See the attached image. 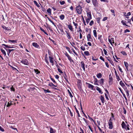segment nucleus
<instances>
[{"label": "nucleus", "mask_w": 133, "mask_h": 133, "mask_svg": "<svg viewBox=\"0 0 133 133\" xmlns=\"http://www.w3.org/2000/svg\"><path fill=\"white\" fill-rule=\"evenodd\" d=\"M45 17H47L49 21L51 22L56 27V25H55V23L50 18L48 17V15H45Z\"/></svg>", "instance_id": "nucleus-13"}, {"label": "nucleus", "mask_w": 133, "mask_h": 133, "mask_svg": "<svg viewBox=\"0 0 133 133\" xmlns=\"http://www.w3.org/2000/svg\"><path fill=\"white\" fill-rule=\"evenodd\" d=\"M75 9L77 13L78 14H81L82 13V7L80 4L76 5Z\"/></svg>", "instance_id": "nucleus-2"}, {"label": "nucleus", "mask_w": 133, "mask_h": 133, "mask_svg": "<svg viewBox=\"0 0 133 133\" xmlns=\"http://www.w3.org/2000/svg\"><path fill=\"white\" fill-rule=\"evenodd\" d=\"M32 45L36 48L39 49L40 48L39 45L36 42H33L32 43Z\"/></svg>", "instance_id": "nucleus-11"}, {"label": "nucleus", "mask_w": 133, "mask_h": 133, "mask_svg": "<svg viewBox=\"0 0 133 133\" xmlns=\"http://www.w3.org/2000/svg\"><path fill=\"white\" fill-rule=\"evenodd\" d=\"M50 78L51 79V80L53 81V82L54 83H56L57 84V83L55 81V80H54V79L52 78L51 77V76H50Z\"/></svg>", "instance_id": "nucleus-48"}, {"label": "nucleus", "mask_w": 133, "mask_h": 133, "mask_svg": "<svg viewBox=\"0 0 133 133\" xmlns=\"http://www.w3.org/2000/svg\"><path fill=\"white\" fill-rule=\"evenodd\" d=\"M81 68H83V70L85 71V64L83 61H81Z\"/></svg>", "instance_id": "nucleus-12"}, {"label": "nucleus", "mask_w": 133, "mask_h": 133, "mask_svg": "<svg viewBox=\"0 0 133 133\" xmlns=\"http://www.w3.org/2000/svg\"><path fill=\"white\" fill-rule=\"evenodd\" d=\"M95 82H94V84L98 85H99L97 83V82L98 81L97 79L96 78H95Z\"/></svg>", "instance_id": "nucleus-42"}, {"label": "nucleus", "mask_w": 133, "mask_h": 133, "mask_svg": "<svg viewBox=\"0 0 133 133\" xmlns=\"http://www.w3.org/2000/svg\"><path fill=\"white\" fill-rule=\"evenodd\" d=\"M121 53L124 55L126 56L127 55V54L125 51H122L121 52Z\"/></svg>", "instance_id": "nucleus-49"}, {"label": "nucleus", "mask_w": 133, "mask_h": 133, "mask_svg": "<svg viewBox=\"0 0 133 133\" xmlns=\"http://www.w3.org/2000/svg\"><path fill=\"white\" fill-rule=\"evenodd\" d=\"M50 133H54L53 129L51 127L50 128Z\"/></svg>", "instance_id": "nucleus-55"}, {"label": "nucleus", "mask_w": 133, "mask_h": 133, "mask_svg": "<svg viewBox=\"0 0 133 133\" xmlns=\"http://www.w3.org/2000/svg\"><path fill=\"white\" fill-rule=\"evenodd\" d=\"M77 29H78V30L77 31L78 32L80 31V32H82V30H81V26H79V27L78 28H77Z\"/></svg>", "instance_id": "nucleus-50"}, {"label": "nucleus", "mask_w": 133, "mask_h": 133, "mask_svg": "<svg viewBox=\"0 0 133 133\" xmlns=\"http://www.w3.org/2000/svg\"><path fill=\"white\" fill-rule=\"evenodd\" d=\"M88 128H89V129L90 130H91V131L92 132V133L93 132V130H92V129L91 127V126L90 125H88Z\"/></svg>", "instance_id": "nucleus-62"}, {"label": "nucleus", "mask_w": 133, "mask_h": 133, "mask_svg": "<svg viewBox=\"0 0 133 133\" xmlns=\"http://www.w3.org/2000/svg\"><path fill=\"white\" fill-rule=\"evenodd\" d=\"M103 51L104 52L105 55L106 56L108 55V54H107V52L106 50H105V49H103Z\"/></svg>", "instance_id": "nucleus-56"}, {"label": "nucleus", "mask_w": 133, "mask_h": 133, "mask_svg": "<svg viewBox=\"0 0 133 133\" xmlns=\"http://www.w3.org/2000/svg\"><path fill=\"white\" fill-rule=\"evenodd\" d=\"M93 5L96 9L98 8L100 5L99 1L97 0H91Z\"/></svg>", "instance_id": "nucleus-3"}, {"label": "nucleus", "mask_w": 133, "mask_h": 133, "mask_svg": "<svg viewBox=\"0 0 133 133\" xmlns=\"http://www.w3.org/2000/svg\"><path fill=\"white\" fill-rule=\"evenodd\" d=\"M86 83L88 85V87L89 88H91V89L92 90H95V89H94V86L93 85H92V84L88 83H87V82Z\"/></svg>", "instance_id": "nucleus-14"}, {"label": "nucleus", "mask_w": 133, "mask_h": 133, "mask_svg": "<svg viewBox=\"0 0 133 133\" xmlns=\"http://www.w3.org/2000/svg\"><path fill=\"white\" fill-rule=\"evenodd\" d=\"M68 94H69V96L71 98H72L73 97L71 93V92L70 91V90H68Z\"/></svg>", "instance_id": "nucleus-41"}, {"label": "nucleus", "mask_w": 133, "mask_h": 133, "mask_svg": "<svg viewBox=\"0 0 133 133\" xmlns=\"http://www.w3.org/2000/svg\"><path fill=\"white\" fill-rule=\"evenodd\" d=\"M34 70L36 75H39V74H40V71L38 69H34Z\"/></svg>", "instance_id": "nucleus-19"}, {"label": "nucleus", "mask_w": 133, "mask_h": 133, "mask_svg": "<svg viewBox=\"0 0 133 133\" xmlns=\"http://www.w3.org/2000/svg\"><path fill=\"white\" fill-rule=\"evenodd\" d=\"M93 33L94 36L96 38L97 37V34L96 30H94L93 31Z\"/></svg>", "instance_id": "nucleus-34"}, {"label": "nucleus", "mask_w": 133, "mask_h": 133, "mask_svg": "<svg viewBox=\"0 0 133 133\" xmlns=\"http://www.w3.org/2000/svg\"><path fill=\"white\" fill-rule=\"evenodd\" d=\"M96 19L97 23L100 24V20L101 19V18L100 17H98V18H96Z\"/></svg>", "instance_id": "nucleus-37"}, {"label": "nucleus", "mask_w": 133, "mask_h": 133, "mask_svg": "<svg viewBox=\"0 0 133 133\" xmlns=\"http://www.w3.org/2000/svg\"><path fill=\"white\" fill-rule=\"evenodd\" d=\"M96 90L99 92V93H100L101 94L103 93V92H102L101 89L100 88L97 86L96 87Z\"/></svg>", "instance_id": "nucleus-25"}, {"label": "nucleus", "mask_w": 133, "mask_h": 133, "mask_svg": "<svg viewBox=\"0 0 133 133\" xmlns=\"http://www.w3.org/2000/svg\"><path fill=\"white\" fill-rule=\"evenodd\" d=\"M48 55L47 54H46L45 55V58L44 59L45 61L46 62L47 64L49 65V62L48 60V58L47 57Z\"/></svg>", "instance_id": "nucleus-15"}, {"label": "nucleus", "mask_w": 133, "mask_h": 133, "mask_svg": "<svg viewBox=\"0 0 133 133\" xmlns=\"http://www.w3.org/2000/svg\"><path fill=\"white\" fill-rule=\"evenodd\" d=\"M126 21H125L124 20H122L121 21V23H122L123 25H126L127 26H129H129H128L126 24V23H125Z\"/></svg>", "instance_id": "nucleus-28"}, {"label": "nucleus", "mask_w": 133, "mask_h": 133, "mask_svg": "<svg viewBox=\"0 0 133 133\" xmlns=\"http://www.w3.org/2000/svg\"><path fill=\"white\" fill-rule=\"evenodd\" d=\"M59 18L61 20H63L65 16L63 14H62L59 16Z\"/></svg>", "instance_id": "nucleus-33"}, {"label": "nucleus", "mask_w": 133, "mask_h": 133, "mask_svg": "<svg viewBox=\"0 0 133 133\" xmlns=\"http://www.w3.org/2000/svg\"><path fill=\"white\" fill-rule=\"evenodd\" d=\"M66 57H67L68 59L69 60L71 63V62H74V60L72 59L71 57L69 55L67 56Z\"/></svg>", "instance_id": "nucleus-16"}, {"label": "nucleus", "mask_w": 133, "mask_h": 133, "mask_svg": "<svg viewBox=\"0 0 133 133\" xmlns=\"http://www.w3.org/2000/svg\"><path fill=\"white\" fill-rule=\"evenodd\" d=\"M70 44L72 45V46L74 47L75 49H76V47L74 45H75V43L73 42H72V43H71L70 42Z\"/></svg>", "instance_id": "nucleus-57"}, {"label": "nucleus", "mask_w": 133, "mask_h": 133, "mask_svg": "<svg viewBox=\"0 0 133 133\" xmlns=\"http://www.w3.org/2000/svg\"><path fill=\"white\" fill-rule=\"evenodd\" d=\"M10 89L11 91H15V88H14L13 86H12L10 88Z\"/></svg>", "instance_id": "nucleus-60"}, {"label": "nucleus", "mask_w": 133, "mask_h": 133, "mask_svg": "<svg viewBox=\"0 0 133 133\" xmlns=\"http://www.w3.org/2000/svg\"><path fill=\"white\" fill-rule=\"evenodd\" d=\"M119 84L122 87L125 85L122 82V81H120Z\"/></svg>", "instance_id": "nucleus-39"}, {"label": "nucleus", "mask_w": 133, "mask_h": 133, "mask_svg": "<svg viewBox=\"0 0 133 133\" xmlns=\"http://www.w3.org/2000/svg\"><path fill=\"white\" fill-rule=\"evenodd\" d=\"M98 39L100 40L101 42L102 43L103 41V40L102 39V35H98Z\"/></svg>", "instance_id": "nucleus-26"}, {"label": "nucleus", "mask_w": 133, "mask_h": 133, "mask_svg": "<svg viewBox=\"0 0 133 133\" xmlns=\"http://www.w3.org/2000/svg\"><path fill=\"white\" fill-rule=\"evenodd\" d=\"M20 62L26 65H28L29 64L28 61L27 59L23 60L20 61Z\"/></svg>", "instance_id": "nucleus-8"}, {"label": "nucleus", "mask_w": 133, "mask_h": 133, "mask_svg": "<svg viewBox=\"0 0 133 133\" xmlns=\"http://www.w3.org/2000/svg\"><path fill=\"white\" fill-rule=\"evenodd\" d=\"M94 24V22L93 20L91 21L90 23H89V25L91 26H92Z\"/></svg>", "instance_id": "nucleus-54"}, {"label": "nucleus", "mask_w": 133, "mask_h": 133, "mask_svg": "<svg viewBox=\"0 0 133 133\" xmlns=\"http://www.w3.org/2000/svg\"><path fill=\"white\" fill-rule=\"evenodd\" d=\"M54 84L52 82H50L49 83V84H48V85L49 86L52 87V89H54L55 90H57V89L56 88H54V87H53L54 86Z\"/></svg>", "instance_id": "nucleus-18"}, {"label": "nucleus", "mask_w": 133, "mask_h": 133, "mask_svg": "<svg viewBox=\"0 0 133 133\" xmlns=\"http://www.w3.org/2000/svg\"><path fill=\"white\" fill-rule=\"evenodd\" d=\"M75 109L76 110V112L78 116V117H80V115H79V111H78V110H77V108H76V107H75Z\"/></svg>", "instance_id": "nucleus-51"}, {"label": "nucleus", "mask_w": 133, "mask_h": 133, "mask_svg": "<svg viewBox=\"0 0 133 133\" xmlns=\"http://www.w3.org/2000/svg\"><path fill=\"white\" fill-rule=\"evenodd\" d=\"M98 81L99 82V83L100 85H102L104 84V79L103 78H102L99 81Z\"/></svg>", "instance_id": "nucleus-21"}, {"label": "nucleus", "mask_w": 133, "mask_h": 133, "mask_svg": "<svg viewBox=\"0 0 133 133\" xmlns=\"http://www.w3.org/2000/svg\"><path fill=\"white\" fill-rule=\"evenodd\" d=\"M124 89V90L126 92L127 91H128L127 89V87L125 85L123 87Z\"/></svg>", "instance_id": "nucleus-58"}, {"label": "nucleus", "mask_w": 133, "mask_h": 133, "mask_svg": "<svg viewBox=\"0 0 133 133\" xmlns=\"http://www.w3.org/2000/svg\"><path fill=\"white\" fill-rule=\"evenodd\" d=\"M73 23L74 24V25L75 26V28L77 29V26H78V24L75 23L74 22H73Z\"/></svg>", "instance_id": "nucleus-47"}, {"label": "nucleus", "mask_w": 133, "mask_h": 133, "mask_svg": "<svg viewBox=\"0 0 133 133\" xmlns=\"http://www.w3.org/2000/svg\"><path fill=\"white\" fill-rule=\"evenodd\" d=\"M0 130L2 132H4V129L1 126H0Z\"/></svg>", "instance_id": "nucleus-63"}, {"label": "nucleus", "mask_w": 133, "mask_h": 133, "mask_svg": "<svg viewBox=\"0 0 133 133\" xmlns=\"http://www.w3.org/2000/svg\"><path fill=\"white\" fill-rule=\"evenodd\" d=\"M109 125V128L110 129H112L113 128V126L112 124V123H108Z\"/></svg>", "instance_id": "nucleus-20"}, {"label": "nucleus", "mask_w": 133, "mask_h": 133, "mask_svg": "<svg viewBox=\"0 0 133 133\" xmlns=\"http://www.w3.org/2000/svg\"><path fill=\"white\" fill-rule=\"evenodd\" d=\"M110 11L111 12H112L113 13L112 15L114 16H115L116 14L115 13L114 10L111 9L110 10Z\"/></svg>", "instance_id": "nucleus-43"}, {"label": "nucleus", "mask_w": 133, "mask_h": 133, "mask_svg": "<svg viewBox=\"0 0 133 133\" xmlns=\"http://www.w3.org/2000/svg\"><path fill=\"white\" fill-rule=\"evenodd\" d=\"M113 119L111 117L108 123H109V122L110 123H112Z\"/></svg>", "instance_id": "nucleus-61"}, {"label": "nucleus", "mask_w": 133, "mask_h": 133, "mask_svg": "<svg viewBox=\"0 0 133 133\" xmlns=\"http://www.w3.org/2000/svg\"><path fill=\"white\" fill-rule=\"evenodd\" d=\"M111 115L112 116L111 117L112 118V119L114 120H115V118L114 117L115 116L112 113H111Z\"/></svg>", "instance_id": "nucleus-59"}, {"label": "nucleus", "mask_w": 133, "mask_h": 133, "mask_svg": "<svg viewBox=\"0 0 133 133\" xmlns=\"http://www.w3.org/2000/svg\"><path fill=\"white\" fill-rule=\"evenodd\" d=\"M12 105V103L11 102L10 103H9V102H8L7 105H6V107H9L11 105Z\"/></svg>", "instance_id": "nucleus-46"}, {"label": "nucleus", "mask_w": 133, "mask_h": 133, "mask_svg": "<svg viewBox=\"0 0 133 133\" xmlns=\"http://www.w3.org/2000/svg\"><path fill=\"white\" fill-rule=\"evenodd\" d=\"M125 122L126 124L124 121L122 122L121 124L122 128L123 129H125L126 130H130L129 125L127 122L126 121Z\"/></svg>", "instance_id": "nucleus-1"}, {"label": "nucleus", "mask_w": 133, "mask_h": 133, "mask_svg": "<svg viewBox=\"0 0 133 133\" xmlns=\"http://www.w3.org/2000/svg\"><path fill=\"white\" fill-rule=\"evenodd\" d=\"M124 65L127 71H129V70H128L129 64H128V63L127 62H125V61H124Z\"/></svg>", "instance_id": "nucleus-17"}, {"label": "nucleus", "mask_w": 133, "mask_h": 133, "mask_svg": "<svg viewBox=\"0 0 133 133\" xmlns=\"http://www.w3.org/2000/svg\"><path fill=\"white\" fill-rule=\"evenodd\" d=\"M91 19H90L89 18H87V17L85 18V20L87 24H88V23L89 22L90 20Z\"/></svg>", "instance_id": "nucleus-38"}, {"label": "nucleus", "mask_w": 133, "mask_h": 133, "mask_svg": "<svg viewBox=\"0 0 133 133\" xmlns=\"http://www.w3.org/2000/svg\"><path fill=\"white\" fill-rule=\"evenodd\" d=\"M80 48L83 51H84L85 50V48L84 46L83 45Z\"/></svg>", "instance_id": "nucleus-52"}, {"label": "nucleus", "mask_w": 133, "mask_h": 133, "mask_svg": "<svg viewBox=\"0 0 133 133\" xmlns=\"http://www.w3.org/2000/svg\"><path fill=\"white\" fill-rule=\"evenodd\" d=\"M86 11L87 12V16L88 18L92 19V16L91 15V11L88 8H86Z\"/></svg>", "instance_id": "nucleus-4"}, {"label": "nucleus", "mask_w": 133, "mask_h": 133, "mask_svg": "<svg viewBox=\"0 0 133 133\" xmlns=\"http://www.w3.org/2000/svg\"><path fill=\"white\" fill-rule=\"evenodd\" d=\"M17 40H8V42L9 43H16L17 42Z\"/></svg>", "instance_id": "nucleus-36"}, {"label": "nucleus", "mask_w": 133, "mask_h": 133, "mask_svg": "<svg viewBox=\"0 0 133 133\" xmlns=\"http://www.w3.org/2000/svg\"><path fill=\"white\" fill-rule=\"evenodd\" d=\"M59 2L61 5H63L65 4V2L64 1H60Z\"/></svg>", "instance_id": "nucleus-45"}, {"label": "nucleus", "mask_w": 133, "mask_h": 133, "mask_svg": "<svg viewBox=\"0 0 133 133\" xmlns=\"http://www.w3.org/2000/svg\"><path fill=\"white\" fill-rule=\"evenodd\" d=\"M87 38L88 41H91L92 42L93 41V39L91 37L90 32L87 35Z\"/></svg>", "instance_id": "nucleus-7"}, {"label": "nucleus", "mask_w": 133, "mask_h": 133, "mask_svg": "<svg viewBox=\"0 0 133 133\" xmlns=\"http://www.w3.org/2000/svg\"><path fill=\"white\" fill-rule=\"evenodd\" d=\"M2 45L5 46L6 48H13V47H11L10 46H9L7 45H6L5 44H2Z\"/></svg>", "instance_id": "nucleus-32"}, {"label": "nucleus", "mask_w": 133, "mask_h": 133, "mask_svg": "<svg viewBox=\"0 0 133 133\" xmlns=\"http://www.w3.org/2000/svg\"><path fill=\"white\" fill-rule=\"evenodd\" d=\"M90 121H93L95 123V122L94 119L91 117L89 115H88Z\"/></svg>", "instance_id": "nucleus-44"}, {"label": "nucleus", "mask_w": 133, "mask_h": 133, "mask_svg": "<svg viewBox=\"0 0 133 133\" xmlns=\"http://www.w3.org/2000/svg\"><path fill=\"white\" fill-rule=\"evenodd\" d=\"M84 54L86 56H88L90 55L89 52L88 51H85L84 52Z\"/></svg>", "instance_id": "nucleus-40"}, {"label": "nucleus", "mask_w": 133, "mask_h": 133, "mask_svg": "<svg viewBox=\"0 0 133 133\" xmlns=\"http://www.w3.org/2000/svg\"><path fill=\"white\" fill-rule=\"evenodd\" d=\"M118 67L120 71L121 72H123V71H122V69L121 68L120 66L118 65Z\"/></svg>", "instance_id": "nucleus-64"}, {"label": "nucleus", "mask_w": 133, "mask_h": 133, "mask_svg": "<svg viewBox=\"0 0 133 133\" xmlns=\"http://www.w3.org/2000/svg\"><path fill=\"white\" fill-rule=\"evenodd\" d=\"M65 32H66L67 34L66 36L68 39L69 40L70 39L72 38V37L69 31H65Z\"/></svg>", "instance_id": "nucleus-9"}, {"label": "nucleus", "mask_w": 133, "mask_h": 133, "mask_svg": "<svg viewBox=\"0 0 133 133\" xmlns=\"http://www.w3.org/2000/svg\"><path fill=\"white\" fill-rule=\"evenodd\" d=\"M49 58L50 62L51 64L52 65H53L54 64V61H55L53 57L51 55L49 56Z\"/></svg>", "instance_id": "nucleus-5"}, {"label": "nucleus", "mask_w": 133, "mask_h": 133, "mask_svg": "<svg viewBox=\"0 0 133 133\" xmlns=\"http://www.w3.org/2000/svg\"><path fill=\"white\" fill-rule=\"evenodd\" d=\"M46 11L49 15H50L51 14V10L50 8H49L46 10Z\"/></svg>", "instance_id": "nucleus-27"}, {"label": "nucleus", "mask_w": 133, "mask_h": 133, "mask_svg": "<svg viewBox=\"0 0 133 133\" xmlns=\"http://www.w3.org/2000/svg\"><path fill=\"white\" fill-rule=\"evenodd\" d=\"M96 76L98 78H100L102 77V75L101 73H99L97 74Z\"/></svg>", "instance_id": "nucleus-31"}, {"label": "nucleus", "mask_w": 133, "mask_h": 133, "mask_svg": "<svg viewBox=\"0 0 133 133\" xmlns=\"http://www.w3.org/2000/svg\"><path fill=\"white\" fill-rule=\"evenodd\" d=\"M0 50L1 52L4 55V56H5L6 55V53L4 50L2 48H1Z\"/></svg>", "instance_id": "nucleus-22"}, {"label": "nucleus", "mask_w": 133, "mask_h": 133, "mask_svg": "<svg viewBox=\"0 0 133 133\" xmlns=\"http://www.w3.org/2000/svg\"><path fill=\"white\" fill-rule=\"evenodd\" d=\"M4 48L7 52L8 55L9 56H10V55H9L10 54V52H11V51H10V49H5V47H4Z\"/></svg>", "instance_id": "nucleus-29"}, {"label": "nucleus", "mask_w": 133, "mask_h": 133, "mask_svg": "<svg viewBox=\"0 0 133 133\" xmlns=\"http://www.w3.org/2000/svg\"><path fill=\"white\" fill-rule=\"evenodd\" d=\"M34 3L36 5V6L38 7L39 8L40 7V5L39 4L37 3V1H34Z\"/></svg>", "instance_id": "nucleus-35"}, {"label": "nucleus", "mask_w": 133, "mask_h": 133, "mask_svg": "<svg viewBox=\"0 0 133 133\" xmlns=\"http://www.w3.org/2000/svg\"><path fill=\"white\" fill-rule=\"evenodd\" d=\"M68 28L72 32L74 31L73 26L72 25L71 23H70L69 24L67 25Z\"/></svg>", "instance_id": "nucleus-10"}, {"label": "nucleus", "mask_w": 133, "mask_h": 133, "mask_svg": "<svg viewBox=\"0 0 133 133\" xmlns=\"http://www.w3.org/2000/svg\"><path fill=\"white\" fill-rule=\"evenodd\" d=\"M113 78L111 75V74H110L109 76V83L110 85H112V81Z\"/></svg>", "instance_id": "nucleus-6"}, {"label": "nucleus", "mask_w": 133, "mask_h": 133, "mask_svg": "<svg viewBox=\"0 0 133 133\" xmlns=\"http://www.w3.org/2000/svg\"><path fill=\"white\" fill-rule=\"evenodd\" d=\"M43 91H44V93L45 94L47 92H48V93H51V91L50 90H49L48 89L46 90L44 88H43Z\"/></svg>", "instance_id": "nucleus-30"}, {"label": "nucleus", "mask_w": 133, "mask_h": 133, "mask_svg": "<svg viewBox=\"0 0 133 133\" xmlns=\"http://www.w3.org/2000/svg\"><path fill=\"white\" fill-rule=\"evenodd\" d=\"M100 99L101 101V102L103 103H104L105 101L104 100V98L102 95H101V96Z\"/></svg>", "instance_id": "nucleus-23"}, {"label": "nucleus", "mask_w": 133, "mask_h": 133, "mask_svg": "<svg viewBox=\"0 0 133 133\" xmlns=\"http://www.w3.org/2000/svg\"><path fill=\"white\" fill-rule=\"evenodd\" d=\"M2 28L3 29H5V30H9V29H8L5 26L3 25L2 26Z\"/></svg>", "instance_id": "nucleus-53"}, {"label": "nucleus", "mask_w": 133, "mask_h": 133, "mask_svg": "<svg viewBox=\"0 0 133 133\" xmlns=\"http://www.w3.org/2000/svg\"><path fill=\"white\" fill-rule=\"evenodd\" d=\"M63 77L65 80H66V82H67L68 83L69 81L68 80V78L67 77L66 75V74L65 73L64 74L63 76Z\"/></svg>", "instance_id": "nucleus-24"}]
</instances>
